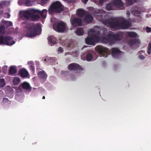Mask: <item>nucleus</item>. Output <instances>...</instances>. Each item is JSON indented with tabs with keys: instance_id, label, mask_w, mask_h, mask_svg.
I'll list each match as a JSON object with an SVG mask.
<instances>
[{
	"instance_id": "nucleus-1",
	"label": "nucleus",
	"mask_w": 151,
	"mask_h": 151,
	"mask_svg": "<svg viewBox=\"0 0 151 151\" xmlns=\"http://www.w3.org/2000/svg\"><path fill=\"white\" fill-rule=\"evenodd\" d=\"M104 23L110 28L116 29H127L131 26V22L122 17L118 19L110 18L104 21Z\"/></svg>"
},
{
	"instance_id": "nucleus-2",
	"label": "nucleus",
	"mask_w": 151,
	"mask_h": 151,
	"mask_svg": "<svg viewBox=\"0 0 151 151\" xmlns=\"http://www.w3.org/2000/svg\"><path fill=\"white\" fill-rule=\"evenodd\" d=\"M25 27L27 29L25 33L27 37H34L41 33V27L38 24H36L34 26L29 24L27 25Z\"/></svg>"
},
{
	"instance_id": "nucleus-3",
	"label": "nucleus",
	"mask_w": 151,
	"mask_h": 151,
	"mask_svg": "<svg viewBox=\"0 0 151 151\" xmlns=\"http://www.w3.org/2000/svg\"><path fill=\"white\" fill-rule=\"evenodd\" d=\"M63 10L62 4L60 1H57L52 3L49 9V13L51 14L55 13H60Z\"/></svg>"
},
{
	"instance_id": "nucleus-4",
	"label": "nucleus",
	"mask_w": 151,
	"mask_h": 151,
	"mask_svg": "<svg viewBox=\"0 0 151 151\" xmlns=\"http://www.w3.org/2000/svg\"><path fill=\"white\" fill-rule=\"evenodd\" d=\"M15 43L13 39L10 36H0V45L4 44L11 46Z\"/></svg>"
},
{
	"instance_id": "nucleus-5",
	"label": "nucleus",
	"mask_w": 151,
	"mask_h": 151,
	"mask_svg": "<svg viewBox=\"0 0 151 151\" xmlns=\"http://www.w3.org/2000/svg\"><path fill=\"white\" fill-rule=\"evenodd\" d=\"M95 49L101 56L104 57H107L110 53V52L108 49L101 45L97 46Z\"/></svg>"
},
{
	"instance_id": "nucleus-6",
	"label": "nucleus",
	"mask_w": 151,
	"mask_h": 151,
	"mask_svg": "<svg viewBox=\"0 0 151 151\" xmlns=\"http://www.w3.org/2000/svg\"><path fill=\"white\" fill-rule=\"evenodd\" d=\"M66 27V24L64 22L61 21L53 24V29L59 32H63Z\"/></svg>"
},
{
	"instance_id": "nucleus-7",
	"label": "nucleus",
	"mask_w": 151,
	"mask_h": 151,
	"mask_svg": "<svg viewBox=\"0 0 151 151\" xmlns=\"http://www.w3.org/2000/svg\"><path fill=\"white\" fill-rule=\"evenodd\" d=\"M124 33L122 32H117L114 33L113 32L109 33V37H112L113 42V41H120L124 38Z\"/></svg>"
},
{
	"instance_id": "nucleus-8",
	"label": "nucleus",
	"mask_w": 151,
	"mask_h": 151,
	"mask_svg": "<svg viewBox=\"0 0 151 151\" xmlns=\"http://www.w3.org/2000/svg\"><path fill=\"white\" fill-rule=\"evenodd\" d=\"M70 21L71 24L73 27L82 26V21L81 18L78 17L72 18L71 17Z\"/></svg>"
},
{
	"instance_id": "nucleus-9",
	"label": "nucleus",
	"mask_w": 151,
	"mask_h": 151,
	"mask_svg": "<svg viewBox=\"0 0 151 151\" xmlns=\"http://www.w3.org/2000/svg\"><path fill=\"white\" fill-rule=\"evenodd\" d=\"M68 68L71 71L82 70L83 69L80 65L75 63L70 64L68 67Z\"/></svg>"
},
{
	"instance_id": "nucleus-10",
	"label": "nucleus",
	"mask_w": 151,
	"mask_h": 151,
	"mask_svg": "<svg viewBox=\"0 0 151 151\" xmlns=\"http://www.w3.org/2000/svg\"><path fill=\"white\" fill-rule=\"evenodd\" d=\"M112 2L114 6L118 8L119 9H123V3L121 0H113Z\"/></svg>"
},
{
	"instance_id": "nucleus-11",
	"label": "nucleus",
	"mask_w": 151,
	"mask_h": 151,
	"mask_svg": "<svg viewBox=\"0 0 151 151\" xmlns=\"http://www.w3.org/2000/svg\"><path fill=\"white\" fill-rule=\"evenodd\" d=\"M93 19L92 16L89 14V12H88L85 16L83 20L86 23H90L92 22Z\"/></svg>"
},
{
	"instance_id": "nucleus-12",
	"label": "nucleus",
	"mask_w": 151,
	"mask_h": 151,
	"mask_svg": "<svg viewBox=\"0 0 151 151\" xmlns=\"http://www.w3.org/2000/svg\"><path fill=\"white\" fill-rule=\"evenodd\" d=\"M35 9H32L25 12L23 15V17L27 19H28L33 14H35Z\"/></svg>"
},
{
	"instance_id": "nucleus-13",
	"label": "nucleus",
	"mask_w": 151,
	"mask_h": 151,
	"mask_svg": "<svg viewBox=\"0 0 151 151\" xmlns=\"http://www.w3.org/2000/svg\"><path fill=\"white\" fill-rule=\"evenodd\" d=\"M35 13L39 14H40L41 17L43 18H45L46 17V15L47 12V11L45 9H43L42 11L38 9H35Z\"/></svg>"
},
{
	"instance_id": "nucleus-14",
	"label": "nucleus",
	"mask_w": 151,
	"mask_h": 151,
	"mask_svg": "<svg viewBox=\"0 0 151 151\" xmlns=\"http://www.w3.org/2000/svg\"><path fill=\"white\" fill-rule=\"evenodd\" d=\"M37 75L39 78L44 81L46 80L47 76V74L44 70L39 72Z\"/></svg>"
},
{
	"instance_id": "nucleus-15",
	"label": "nucleus",
	"mask_w": 151,
	"mask_h": 151,
	"mask_svg": "<svg viewBox=\"0 0 151 151\" xmlns=\"http://www.w3.org/2000/svg\"><path fill=\"white\" fill-rule=\"evenodd\" d=\"M88 12H86L82 9H78L76 11V14L78 16L81 17H83L86 15Z\"/></svg>"
},
{
	"instance_id": "nucleus-16",
	"label": "nucleus",
	"mask_w": 151,
	"mask_h": 151,
	"mask_svg": "<svg viewBox=\"0 0 151 151\" xmlns=\"http://www.w3.org/2000/svg\"><path fill=\"white\" fill-rule=\"evenodd\" d=\"M48 43L51 46H52L56 43V38L53 36H49L47 38Z\"/></svg>"
},
{
	"instance_id": "nucleus-17",
	"label": "nucleus",
	"mask_w": 151,
	"mask_h": 151,
	"mask_svg": "<svg viewBox=\"0 0 151 151\" xmlns=\"http://www.w3.org/2000/svg\"><path fill=\"white\" fill-rule=\"evenodd\" d=\"M19 74L23 78L26 77L29 75L28 72L24 68L21 69L19 70Z\"/></svg>"
},
{
	"instance_id": "nucleus-18",
	"label": "nucleus",
	"mask_w": 151,
	"mask_h": 151,
	"mask_svg": "<svg viewBox=\"0 0 151 151\" xmlns=\"http://www.w3.org/2000/svg\"><path fill=\"white\" fill-rule=\"evenodd\" d=\"M109 33L108 34V37H103L101 39L102 42L105 43H108L109 42H113L112 37H109Z\"/></svg>"
},
{
	"instance_id": "nucleus-19",
	"label": "nucleus",
	"mask_w": 151,
	"mask_h": 151,
	"mask_svg": "<svg viewBox=\"0 0 151 151\" xmlns=\"http://www.w3.org/2000/svg\"><path fill=\"white\" fill-rule=\"evenodd\" d=\"M86 43L88 45H95V43L92 36L87 37L85 40Z\"/></svg>"
},
{
	"instance_id": "nucleus-20",
	"label": "nucleus",
	"mask_w": 151,
	"mask_h": 151,
	"mask_svg": "<svg viewBox=\"0 0 151 151\" xmlns=\"http://www.w3.org/2000/svg\"><path fill=\"white\" fill-rule=\"evenodd\" d=\"M120 52V51L118 49L116 48L112 49V55L115 58H117L119 55Z\"/></svg>"
},
{
	"instance_id": "nucleus-21",
	"label": "nucleus",
	"mask_w": 151,
	"mask_h": 151,
	"mask_svg": "<svg viewBox=\"0 0 151 151\" xmlns=\"http://www.w3.org/2000/svg\"><path fill=\"white\" fill-rule=\"evenodd\" d=\"M17 67L15 66H11L9 69V74L12 75L13 74L17 72Z\"/></svg>"
},
{
	"instance_id": "nucleus-22",
	"label": "nucleus",
	"mask_w": 151,
	"mask_h": 151,
	"mask_svg": "<svg viewBox=\"0 0 151 151\" xmlns=\"http://www.w3.org/2000/svg\"><path fill=\"white\" fill-rule=\"evenodd\" d=\"M20 86H21L24 89L28 90L29 89L31 88V87L29 83L26 82H24L23 83L21 84Z\"/></svg>"
},
{
	"instance_id": "nucleus-23",
	"label": "nucleus",
	"mask_w": 151,
	"mask_h": 151,
	"mask_svg": "<svg viewBox=\"0 0 151 151\" xmlns=\"http://www.w3.org/2000/svg\"><path fill=\"white\" fill-rule=\"evenodd\" d=\"M129 43L131 46L134 44H139L140 43V41L139 39L134 38L131 40L129 42Z\"/></svg>"
},
{
	"instance_id": "nucleus-24",
	"label": "nucleus",
	"mask_w": 151,
	"mask_h": 151,
	"mask_svg": "<svg viewBox=\"0 0 151 151\" xmlns=\"http://www.w3.org/2000/svg\"><path fill=\"white\" fill-rule=\"evenodd\" d=\"M114 6L112 1L110 3L107 4L106 6V9L107 10H111L114 9Z\"/></svg>"
},
{
	"instance_id": "nucleus-25",
	"label": "nucleus",
	"mask_w": 151,
	"mask_h": 151,
	"mask_svg": "<svg viewBox=\"0 0 151 151\" xmlns=\"http://www.w3.org/2000/svg\"><path fill=\"white\" fill-rule=\"evenodd\" d=\"M76 35H82L84 33L83 29L82 28H78L76 30Z\"/></svg>"
},
{
	"instance_id": "nucleus-26",
	"label": "nucleus",
	"mask_w": 151,
	"mask_h": 151,
	"mask_svg": "<svg viewBox=\"0 0 151 151\" xmlns=\"http://www.w3.org/2000/svg\"><path fill=\"white\" fill-rule=\"evenodd\" d=\"M127 35L132 37H135L137 36V34L134 32H128L127 33Z\"/></svg>"
},
{
	"instance_id": "nucleus-27",
	"label": "nucleus",
	"mask_w": 151,
	"mask_h": 151,
	"mask_svg": "<svg viewBox=\"0 0 151 151\" xmlns=\"http://www.w3.org/2000/svg\"><path fill=\"white\" fill-rule=\"evenodd\" d=\"M28 64L30 65V69L32 72H34L35 70V67L34 66V64L32 61L29 62Z\"/></svg>"
},
{
	"instance_id": "nucleus-28",
	"label": "nucleus",
	"mask_w": 151,
	"mask_h": 151,
	"mask_svg": "<svg viewBox=\"0 0 151 151\" xmlns=\"http://www.w3.org/2000/svg\"><path fill=\"white\" fill-rule=\"evenodd\" d=\"M92 37L94 41V42H98L100 40V39L99 36L95 35H92Z\"/></svg>"
},
{
	"instance_id": "nucleus-29",
	"label": "nucleus",
	"mask_w": 151,
	"mask_h": 151,
	"mask_svg": "<svg viewBox=\"0 0 151 151\" xmlns=\"http://www.w3.org/2000/svg\"><path fill=\"white\" fill-rule=\"evenodd\" d=\"M93 58L92 55L90 53H88L87 54L86 56V59L88 61L91 60Z\"/></svg>"
},
{
	"instance_id": "nucleus-30",
	"label": "nucleus",
	"mask_w": 151,
	"mask_h": 151,
	"mask_svg": "<svg viewBox=\"0 0 151 151\" xmlns=\"http://www.w3.org/2000/svg\"><path fill=\"white\" fill-rule=\"evenodd\" d=\"M33 14L31 17H32L33 21H35L38 20L40 19V16L38 15H34Z\"/></svg>"
},
{
	"instance_id": "nucleus-31",
	"label": "nucleus",
	"mask_w": 151,
	"mask_h": 151,
	"mask_svg": "<svg viewBox=\"0 0 151 151\" xmlns=\"http://www.w3.org/2000/svg\"><path fill=\"white\" fill-rule=\"evenodd\" d=\"M20 80L19 78L16 77L14 78L13 80V82L14 84L15 85L18 84L20 82Z\"/></svg>"
},
{
	"instance_id": "nucleus-32",
	"label": "nucleus",
	"mask_w": 151,
	"mask_h": 151,
	"mask_svg": "<svg viewBox=\"0 0 151 151\" xmlns=\"http://www.w3.org/2000/svg\"><path fill=\"white\" fill-rule=\"evenodd\" d=\"M33 3L32 1H30L29 0H27L25 1V5L26 6H32Z\"/></svg>"
},
{
	"instance_id": "nucleus-33",
	"label": "nucleus",
	"mask_w": 151,
	"mask_h": 151,
	"mask_svg": "<svg viewBox=\"0 0 151 151\" xmlns=\"http://www.w3.org/2000/svg\"><path fill=\"white\" fill-rule=\"evenodd\" d=\"M5 85V81L4 79H0V87H3Z\"/></svg>"
},
{
	"instance_id": "nucleus-34",
	"label": "nucleus",
	"mask_w": 151,
	"mask_h": 151,
	"mask_svg": "<svg viewBox=\"0 0 151 151\" xmlns=\"http://www.w3.org/2000/svg\"><path fill=\"white\" fill-rule=\"evenodd\" d=\"M132 13L135 16H138L140 14V12L137 10H133L132 12Z\"/></svg>"
},
{
	"instance_id": "nucleus-35",
	"label": "nucleus",
	"mask_w": 151,
	"mask_h": 151,
	"mask_svg": "<svg viewBox=\"0 0 151 151\" xmlns=\"http://www.w3.org/2000/svg\"><path fill=\"white\" fill-rule=\"evenodd\" d=\"M151 42H150L148 45L147 48V52L148 54L150 55L151 54Z\"/></svg>"
},
{
	"instance_id": "nucleus-36",
	"label": "nucleus",
	"mask_w": 151,
	"mask_h": 151,
	"mask_svg": "<svg viewBox=\"0 0 151 151\" xmlns=\"http://www.w3.org/2000/svg\"><path fill=\"white\" fill-rule=\"evenodd\" d=\"M2 101L4 103H8L9 104H10L11 102V101H9L8 99L6 98H4Z\"/></svg>"
},
{
	"instance_id": "nucleus-37",
	"label": "nucleus",
	"mask_w": 151,
	"mask_h": 151,
	"mask_svg": "<svg viewBox=\"0 0 151 151\" xmlns=\"http://www.w3.org/2000/svg\"><path fill=\"white\" fill-rule=\"evenodd\" d=\"M92 32L93 33H96L98 35H99L100 34V31H97V32H95V31L93 30V29H91L88 32V33L90 32Z\"/></svg>"
},
{
	"instance_id": "nucleus-38",
	"label": "nucleus",
	"mask_w": 151,
	"mask_h": 151,
	"mask_svg": "<svg viewBox=\"0 0 151 151\" xmlns=\"http://www.w3.org/2000/svg\"><path fill=\"white\" fill-rule=\"evenodd\" d=\"M134 1H133V0H126L127 1V3L128 4H129V5H132L134 2H135L136 0H134Z\"/></svg>"
},
{
	"instance_id": "nucleus-39",
	"label": "nucleus",
	"mask_w": 151,
	"mask_h": 151,
	"mask_svg": "<svg viewBox=\"0 0 151 151\" xmlns=\"http://www.w3.org/2000/svg\"><path fill=\"white\" fill-rule=\"evenodd\" d=\"M4 24H6L8 26H12V22L11 21H5Z\"/></svg>"
},
{
	"instance_id": "nucleus-40",
	"label": "nucleus",
	"mask_w": 151,
	"mask_h": 151,
	"mask_svg": "<svg viewBox=\"0 0 151 151\" xmlns=\"http://www.w3.org/2000/svg\"><path fill=\"white\" fill-rule=\"evenodd\" d=\"M145 29L147 32H151V28L148 27H146Z\"/></svg>"
},
{
	"instance_id": "nucleus-41",
	"label": "nucleus",
	"mask_w": 151,
	"mask_h": 151,
	"mask_svg": "<svg viewBox=\"0 0 151 151\" xmlns=\"http://www.w3.org/2000/svg\"><path fill=\"white\" fill-rule=\"evenodd\" d=\"M5 30V27L3 26H1L0 27V32H2Z\"/></svg>"
},
{
	"instance_id": "nucleus-42",
	"label": "nucleus",
	"mask_w": 151,
	"mask_h": 151,
	"mask_svg": "<svg viewBox=\"0 0 151 151\" xmlns=\"http://www.w3.org/2000/svg\"><path fill=\"white\" fill-rule=\"evenodd\" d=\"M48 0H41V3L42 4H46L48 1Z\"/></svg>"
},
{
	"instance_id": "nucleus-43",
	"label": "nucleus",
	"mask_w": 151,
	"mask_h": 151,
	"mask_svg": "<svg viewBox=\"0 0 151 151\" xmlns=\"http://www.w3.org/2000/svg\"><path fill=\"white\" fill-rule=\"evenodd\" d=\"M139 58L142 60L144 59L145 58V57L143 55H140L139 56Z\"/></svg>"
},
{
	"instance_id": "nucleus-44",
	"label": "nucleus",
	"mask_w": 151,
	"mask_h": 151,
	"mask_svg": "<svg viewBox=\"0 0 151 151\" xmlns=\"http://www.w3.org/2000/svg\"><path fill=\"white\" fill-rule=\"evenodd\" d=\"M58 51L60 52H62L63 51V48L61 47H60L58 49Z\"/></svg>"
},
{
	"instance_id": "nucleus-45",
	"label": "nucleus",
	"mask_w": 151,
	"mask_h": 151,
	"mask_svg": "<svg viewBox=\"0 0 151 151\" xmlns=\"http://www.w3.org/2000/svg\"><path fill=\"white\" fill-rule=\"evenodd\" d=\"M130 12H129V11L128 10L127 11V12H126L127 16L128 17H129L130 16Z\"/></svg>"
},
{
	"instance_id": "nucleus-46",
	"label": "nucleus",
	"mask_w": 151,
	"mask_h": 151,
	"mask_svg": "<svg viewBox=\"0 0 151 151\" xmlns=\"http://www.w3.org/2000/svg\"><path fill=\"white\" fill-rule=\"evenodd\" d=\"M88 0H81V1L85 4L87 3Z\"/></svg>"
},
{
	"instance_id": "nucleus-47",
	"label": "nucleus",
	"mask_w": 151,
	"mask_h": 151,
	"mask_svg": "<svg viewBox=\"0 0 151 151\" xmlns=\"http://www.w3.org/2000/svg\"><path fill=\"white\" fill-rule=\"evenodd\" d=\"M107 0H100L99 2L100 3L102 4L104 3V2L106 1Z\"/></svg>"
},
{
	"instance_id": "nucleus-48",
	"label": "nucleus",
	"mask_w": 151,
	"mask_h": 151,
	"mask_svg": "<svg viewBox=\"0 0 151 151\" xmlns=\"http://www.w3.org/2000/svg\"><path fill=\"white\" fill-rule=\"evenodd\" d=\"M99 16H101V19H102L103 18V15L102 14H101L100 15H98V17Z\"/></svg>"
},
{
	"instance_id": "nucleus-49",
	"label": "nucleus",
	"mask_w": 151,
	"mask_h": 151,
	"mask_svg": "<svg viewBox=\"0 0 151 151\" xmlns=\"http://www.w3.org/2000/svg\"><path fill=\"white\" fill-rule=\"evenodd\" d=\"M3 5L1 4H0V8H3Z\"/></svg>"
},
{
	"instance_id": "nucleus-50",
	"label": "nucleus",
	"mask_w": 151,
	"mask_h": 151,
	"mask_svg": "<svg viewBox=\"0 0 151 151\" xmlns=\"http://www.w3.org/2000/svg\"><path fill=\"white\" fill-rule=\"evenodd\" d=\"M144 52V51L143 50H141L139 52V53L140 54L141 52Z\"/></svg>"
},
{
	"instance_id": "nucleus-51",
	"label": "nucleus",
	"mask_w": 151,
	"mask_h": 151,
	"mask_svg": "<svg viewBox=\"0 0 151 151\" xmlns=\"http://www.w3.org/2000/svg\"><path fill=\"white\" fill-rule=\"evenodd\" d=\"M42 99H45V97L44 96H43Z\"/></svg>"
},
{
	"instance_id": "nucleus-52",
	"label": "nucleus",
	"mask_w": 151,
	"mask_h": 151,
	"mask_svg": "<svg viewBox=\"0 0 151 151\" xmlns=\"http://www.w3.org/2000/svg\"><path fill=\"white\" fill-rule=\"evenodd\" d=\"M39 63V62H37V63H36V65H38Z\"/></svg>"
},
{
	"instance_id": "nucleus-53",
	"label": "nucleus",
	"mask_w": 151,
	"mask_h": 151,
	"mask_svg": "<svg viewBox=\"0 0 151 151\" xmlns=\"http://www.w3.org/2000/svg\"><path fill=\"white\" fill-rule=\"evenodd\" d=\"M8 15V18H9V14H7Z\"/></svg>"
},
{
	"instance_id": "nucleus-54",
	"label": "nucleus",
	"mask_w": 151,
	"mask_h": 151,
	"mask_svg": "<svg viewBox=\"0 0 151 151\" xmlns=\"http://www.w3.org/2000/svg\"><path fill=\"white\" fill-rule=\"evenodd\" d=\"M1 72V67H0V73Z\"/></svg>"
},
{
	"instance_id": "nucleus-55",
	"label": "nucleus",
	"mask_w": 151,
	"mask_h": 151,
	"mask_svg": "<svg viewBox=\"0 0 151 151\" xmlns=\"http://www.w3.org/2000/svg\"><path fill=\"white\" fill-rule=\"evenodd\" d=\"M103 12H104V13H105V11H103V10H102L101 11Z\"/></svg>"
},
{
	"instance_id": "nucleus-56",
	"label": "nucleus",
	"mask_w": 151,
	"mask_h": 151,
	"mask_svg": "<svg viewBox=\"0 0 151 151\" xmlns=\"http://www.w3.org/2000/svg\"><path fill=\"white\" fill-rule=\"evenodd\" d=\"M77 52V51H76L75 52V53H76Z\"/></svg>"
},
{
	"instance_id": "nucleus-57",
	"label": "nucleus",
	"mask_w": 151,
	"mask_h": 151,
	"mask_svg": "<svg viewBox=\"0 0 151 151\" xmlns=\"http://www.w3.org/2000/svg\"><path fill=\"white\" fill-rule=\"evenodd\" d=\"M46 60H47V59H45V61H46Z\"/></svg>"
},
{
	"instance_id": "nucleus-58",
	"label": "nucleus",
	"mask_w": 151,
	"mask_h": 151,
	"mask_svg": "<svg viewBox=\"0 0 151 151\" xmlns=\"http://www.w3.org/2000/svg\"><path fill=\"white\" fill-rule=\"evenodd\" d=\"M36 142H35V143H34V144H36Z\"/></svg>"
}]
</instances>
